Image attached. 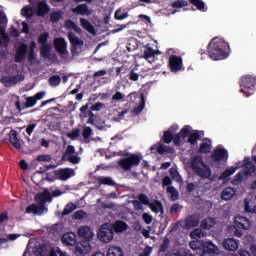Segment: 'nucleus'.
<instances>
[{
	"mask_svg": "<svg viewBox=\"0 0 256 256\" xmlns=\"http://www.w3.org/2000/svg\"><path fill=\"white\" fill-rule=\"evenodd\" d=\"M34 200L37 204L33 203L26 207L25 213L33 214V215H43V213H47V202L51 203L53 201V196H51V192L45 189L43 192H40L35 195Z\"/></svg>",
	"mask_w": 256,
	"mask_h": 256,
	"instance_id": "1",
	"label": "nucleus"
},
{
	"mask_svg": "<svg viewBox=\"0 0 256 256\" xmlns=\"http://www.w3.org/2000/svg\"><path fill=\"white\" fill-rule=\"evenodd\" d=\"M208 55L213 61H221L229 57V44L219 38H213L208 44Z\"/></svg>",
	"mask_w": 256,
	"mask_h": 256,
	"instance_id": "2",
	"label": "nucleus"
},
{
	"mask_svg": "<svg viewBox=\"0 0 256 256\" xmlns=\"http://www.w3.org/2000/svg\"><path fill=\"white\" fill-rule=\"evenodd\" d=\"M190 168L201 179H209L211 177V167H209L203 157L196 155L190 160Z\"/></svg>",
	"mask_w": 256,
	"mask_h": 256,
	"instance_id": "3",
	"label": "nucleus"
},
{
	"mask_svg": "<svg viewBox=\"0 0 256 256\" xmlns=\"http://www.w3.org/2000/svg\"><path fill=\"white\" fill-rule=\"evenodd\" d=\"M189 247L193 249V251H197V249H201V256H216L219 255V248L211 241H191L189 243Z\"/></svg>",
	"mask_w": 256,
	"mask_h": 256,
	"instance_id": "4",
	"label": "nucleus"
},
{
	"mask_svg": "<svg viewBox=\"0 0 256 256\" xmlns=\"http://www.w3.org/2000/svg\"><path fill=\"white\" fill-rule=\"evenodd\" d=\"M240 93H244L246 97H251L255 93L256 78L251 75H244L240 79Z\"/></svg>",
	"mask_w": 256,
	"mask_h": 256,
	"instance_id": "5",
	"label": "nucleus"
},
{
	"mask_svg": "<svg viewBox=\"0 0 256 256\" xmlns=\"http://www.w3.org/2000/svg\"><path fill=\"white\" fill-rule=\"evenodd\" d=\"M141 163V156L138 154H130L128 157L118 160V165L123 171H131L133 167H139Z\"/></svg>",
	"mask_w": 256,
	"mask_h": 256,
	"instance_id": "6",
	"label": "nucleus"
},
{
	"mask_svg": "<svg viewBox=\"0 0 256 256\" xmlns=\"http://www.w3.org/2000/svg\"><path fill=\"white\" fill-rule=\"evenodd\" d=\"M114 235L113 228L109 226V224H103L98 232V239L102 241V243H109L113 241Z\"/></svg>",
	"mask_w": 256,
	"mask_h": 256,
	"instance_id": "7",
	"label": "nucleus"
},
{
	"mask_svg": "<svg viewBox=\"0 0 256 256\" xmlns=\"http://www.w3.org/2000/svg\"><path fill=\"white\" fill-rule=\"evenodd\" d=\"M54 49L58 52L61 59H67L69 57V51H67V41H65V38H55Z\"/></svg>",
	"mask_w": 256,
	"mask_h": 256,
	"instance_id": "8",
	"label": "nucleus"
},
{
	"mask_svg": "<svg viewBox=\"0 0 256 256\" xmlns=\"http://www.w3.org/2000/svg\"><path fill=\"white\" fill-rule=\"evenodd\" d=\"M212 163H221V161H227L229 159V152L225 148H215L210 156Z\"/></svg>",
	"mask_w": 256,
	"mask_h": 256,
	"instance_id": "9",
	"label": "nucleus"
},
{
	"mask_svg": "<svg viewBox=\"0 0 256 256\" xmlns=\"http://www.w3.org/2000/svg\"><path fill=\"white\" fill-rule=\"evenodd\" d=\"M168 65L172 73H179L183 69V58L173 54L169 57Z\"/></svg>",
	"mask_w": 256,
	"mask_h": 256,
	"instance_id": "10",
	"label": "nucleus"
},
{
	"mask_svg": "<svg viewBox=\"0 0 256 256\" xmlns=\"http://www.w3.org/2000/svg\"><path fill=\"white\" fill-rule=\"evenodd\" d=\"M91 253V243L89 241H82L76 243L74 255L76 256H87Z\"/></svg>",
	"mask_w": 256,
	"mask_h": 256,
	"instance_id": "11",
	"label": "nucleus"
},
{
	"mask_svg": "<svg viewBox=\"0 0 256 256\" xmlns=\"http://www.w3.org/2000/svg\"><path fill=\"white\" fill-rule=\"evenodd\" d=\"M54 175L60 181H67L68 179H71V177L75 176V170L71 168H59L54 171Z\"/></svg>",
	"mask_w": 256,
	"mask_h": 256,
	"instance_id": "12",
	"label": "nucleus"
},
{
	"mask_svg": "<svg viewBox=\"0 0 256 256\" xmlns=\"http://www.w3.org/2000/svg\"><path fill=\"white\" fill-rule=\"evenodd\" d=\"M68 39L71 43L70 51L74 57V55H77V50L79 49V47H83V40L79 39V37H77V35L73 33L68 34Z\"/></svg>",
	"mask_w": 256,
	"mask_h": 256,
	"instance_id": "13",
	"label": "nucleus"
},
{
	"mask_svg": "<svg viewBox=\"0 0 256 256\" xmlns=\"http://www.w3.org/2000/svg\"><path fill=\"white\" fill-rule=\"evenodd\" d=\"M221 245L225 251H237L239 249V240L235 238H224Z\"/></svg>",
	"mask_w": 256,
	"mask_h": 256,
	"instance_id": "14",
	"label": "nucleus"
},
{
	"mask_svg": "<svg viewBox=\"0 0 256 256\" xmlns=\"http://www.w3.org/2000/svg\"><path fill=\"white\" fill-rule=\"evenodd\" d=\"M244 169L242 170L244 177L249 179V177H253L256 174V166L251 162L249 158L244 159Z\"/></svg>",
	"mask_w": 256,
	"mask_h": 256,
	"instance_id": "15",
	"label": "nucleus"
},
{
	"mask_svg": "<svg viewBox=\"0 0 256 256\" xmlns=\"http://www.w3.org/2000/svg\"><path fill=\"white\" fill-rule=\"evenodd\" d=\"M35 105H37V101L35 100L34 96L27 97L24 104H21L19 100L15 102V107L18 111L31 109V107H35Z\"/></svg>",
	"mask_w": 256,
	"mask_h": 256,
	"instance_id": "16",
	"label": "nucleus"
},
{
	"mask_svg": "<svg viewBox=\"0 0 256 256\" xmlns=\"http://www.w3.org/2000/svg\"><path fill=\"white\" fill-rule=\"evenodd\" d=\"M77 234L80 237V239H84V241H88V243H90L94 235L93 230L89 226H81L78 229Z\"/></svg>",
	"mask_w": 256,
	"mask_h": 256,
	"instance_id": "17",
	"label": "nucleus"
},
{
	"mask_svg": "<svg viewBox=\"0 0 256 256\" xmlns=\"http://www.w3.org/2000/svg\"><path fill=\"white\" fill-rule=\"evenodd\" d=\"M29 49V46L27 44L22 43L19 45V47L16 50V54L14 57V60L16 63H21L27 57V51Z\"/></svg>",
	"mask_w": 256,
	"mask_h": 256,
	"instance_id": "18",
	"label": "nucleus"
},
{
	"mask_svg": "<svg viewBox=\"0 0 256 256\" xmlns=\"http://www.w3.org/2000/svg\"><path fill=\"white\" fill-rule=\"evenodd\" d=\"M199 215L198 214H192L186 217L185 219V227L186 229H193V227L199 226Z\"/></svg>",
	"mask_w": 256,
	"mask_h": 256,
	"instance_id": "19",
	"label": "nucleus"
},
{
	"mask_svg": "<svg viewBox=\"0 0 256 256\" xmlns=\"http://www.w3.org/2000/svg\"><path fill=\"white\" fill-rule=\"evenodd\" d=\"M62 243L70 247H73V245H77V235H75V233L73 232L63 234Z\"/></svg>",
	"mask_w": 256,
	"mask_h": 256,
	"instance_id": "20",
	"label": "nucleus"
},
{
	"mask_svg": "<svg viewBox=\"0 0 256 256\" xmlns=\"http://www.w3.org/2000/svg\"><path fill=\"white\" fill-rule=\"evenodd\" d=\"M148 207L150 208L152 213H155L156 215L158 213H161V215L165 213V209L163 208V203L160 200H154L153 202H150Z\"/></svg>",
	"mask_w": 256,
	"mask_h": 256,
	"instance_id": "21",
	"label": "nucleus"
},
{
	"mask_svg": "<svg viewBox=\"0 0 256 256\" xmlns=\"http://www.w3.org/2000/svg\"><path fill=\"white\" fill-rule=\"evenodd\" d=\"M89 109V103L83 105L80 108V114L79 117L80 119H87V117H89V119H95V113H93V110H88Z\"/></svg>",
	"mask_w": 256,
	"mask_h": 256,
	"instance_id": "22",
	"label": "nucleus"
},
{
	"mask_svg": "<svg viewBox=\"0 0 256 256\" xmlns=\"http://www.w3.org/2000/svg\"><path fill=\"white\" fill-rule=\"evenodd\" d=\"M72 11L76 15H91V10H89V6H87V4H79L77 7L73 8Z\"/></svg>",
	"mask_w": 256,
	"mask_h": 256,
	"instance_id": "23",
	"label": "nucleus"
},
{
	"mask_svg": "<svg viewBox=\"0 0 256 256\" xmlns=\"http://www.w3.org/2000/svg\"><path fill=\"white\" fill-rule=\"evenodd\" d=\"M49 12V5H47V2L41 1L38 3V8L36 11V15L38 17H45Z\"/></svg>",
	"mask_w": 256,
	"mask_h": 256,
	"instance_id": "24",
	"label": "nucleus"
},
{
	"mask_svg": "<svg viewBox=\"0 0 256 256\" xmlns=\"http://www.w3.org/2000/svg\"><path fill=\"white\" fill-rule=\"evenodd\" d=\"M112 227V231H115V233H123L127 231L129 226L123 220H117Z\"/></svg>",
	"mask_w": 256,
	"mask_h": 256,
	"instance_id": "25",
	"label": "nucleus"
},
{
	"mask_svg": "<svg viewBox=\"0 0 256 256\" xmlns=\"http://www.w3.org/2000/svg\"><path fill=\"white\" fill-rule=\"evenodd\" d=\"M9 141L14 149H21V142H19V138L17 137V131H10Z\"/></svg>",
	"mask_w": 256,
	"mask_h": 256,
	"instance_id": "26",
	"label": "nucleus"
},
{
	"mask_svg": "<svg viewBox=\"0 0 256 256\" xmlns=\"http://www.w3.org/2000/svg\"><path fill=\"white\" fill-rule=\"evenodd\" d=\"M80 24L81 27L85 29V31H88V33H91V35H95V26L89 22V20L85 18H80Z\"/></svg>",
	"mask_w": 256,
	"mask_h": 256,
	"instance_id": "27",
	"label": "nucleus"
},
{
	"mask_svg": "<svg viewBox=\"0 0 256 256\" xmlns=\"http://www.w3.org/2000/svg\"><path fill=\"white\" fill-rule=\"evenodd\" d=\"M123 248L119 246H110L107 250V256H124Z\"/></svg>",
	"mask_w": 256,
	"mask_h": 256,
	"instance_id": "28",
	"label": "nucleus"
},
{
	"mask_svg": "<svg viewBox=\"0 0 256 256\" xmlns=\"http://www.w3.org/2000/svg\"><path fill=\"white\" fill-rule=\"evenodd\" d=\"M156 55H161V52L159 50L153 49L151 46L146 47L144 50L143 57L148 61V59H151V57H155Z\"/></svg>",
	"mask_w": 256,
	"mask_h": 256,
	"instance_id": "29",
	"label": "nucleus"
},
{
	"mask_svg": "<svg viewBox=\"0 0 256 256\" xmlns=\"http://www.w3.org/2000/svg\"><path fill=\"white\" fill-rule=\"evenodd\" d=\"M190 5H193V7H196L198 11H202V13H205L207 11V5L203 2V0H188Z\"/></svg>",
	"mask_w": 256,
	"mask_h": 256,
	"instance_id": "30",
	"label": "nucleus"
},
{
	"mask_svg": "<svg viewBox=\"0 0 256 256\" xmlns=\"http://www.w3.org/2000/svg\"><path fill=\"white\" fill-rule=\"evenodd\" d=\"M0 81L4 84V87H11V85H17V76H3Z\"/></svg>",
	"mask_w": 256,
	"mask_h": 256,
	"instance_id": "31",
	"label": "nucleus"
},
{
	"mask_svg": "<svg viewBox=\"0 0 256 256\" xmlns=\"http://www.w3.org/2000/svg\"><path fill=\"white\" fill-rule=\"evenodd\" d=\"M40 55L43 59H51V44L40 47Z\"/></svg>",
	"mask_w": 256,
	"mask_h": 256,
	"instance_id": "32",
	"label": "nucleus"
},
{
	"mask_svg": "<svg viewBox=\"0 0 256 256\" xmlns=\"http://www.w3.org/2000/svg\"><path fill=\"white\" fill-rule=\"evenodd\" d=\"M239 167H230L225 170V172L222 173V175L219 176L220 181H225L231 177V175H234L235 171H237Z\"/></svg>",
	"mask_w": 256,
	"mask_h": 256,
	"instance_id": "33",
	"label": "nucleus"
},
{
	"mask_svg": "<svg viewBox=\"0 0 256 256\" xmlns=\"http://www.w3.org/2000/svg\"><path fill=\"white\" fill-rule=\"evenodd\" d=\"M233 195H235V189L228 187L222 192V199L224 201H231L233 199Z\"/></svg>",
	"mask_w": 256,
	"mask_h": 256,
	"instance_id": "34",
	"label": "nucleus"
},
{
	"mask_svg": "<svg viewBox=\"0 0 256 256\" xmlns=\"http://www.w3.org/2000/svg\"><path fill=\"white\" fill-rule=\"evenodd\" d=\"M48 41H49V32H44L38 36L37 42H38V45H41V47L45 45H49V43H47Z\"/></svg>",
	"mask_w": 256,
	"mask_h": 256,
	"instance_id": "35",
	"label": "nucleus"
},
{
	"mask_svg": "<svg viewBox=\"0 0 256 256\" xmlns=\"http://www.w3.org/2000/svg\"><path fill=\"white\" fill-rule=\"evenodd\" d=\"M48 83L50 87H59L61 85V76L53 75L49 78Z\"/></svg>",
	"mask_w": 256,
	"mask_h": 256,
	"instance_id": "36",
	"label": "nucleus"
},
{
	"mask_svg": "<svg viewBox=\"0 0 256 256\" xmlns=\"http://www.w3.org/2000/svg\"><path fill=\"white\" fill-rule=\"evenodd\" d=\"M167 193H169L171 196V200L172 201H177V199H179V191H177V189H175V187L173 186H168L166 188Z\"/></svg>",
	"mask_w": 256,
	"mask_h": 256,
	"instance_id": "37",
	"label": "nucleus"
},
{
	"mask_svg": "<svg viewBox=\"0 0 256 256\" xmlns=\"http://www.w3.org/2000/svg\"><path fill=\"white\" fill-rule=\"evenodd\" d=\"M171 7L173 9H183V7H189V2L187 0H177L171 4Z\"/></svg>",
	"mask_w": 256,
	"mask_h": 256,
	"instance_id": "38",
	"label": "nucleus"
},
{
	"mask_svg": "<svg viewBox=\"0 0 256 256\" xmlns=\"http://www.w3.org/2000/svg\"><path fill=\"white\" fill-rule=\"evenodd\" d=\"M97 182L99 183V185H115V181H113L111 177H98Z\"/></svg>",
	"mask_w": 256,
	"mask_h": 256,
	"instance_id": "39",
	"label": "nucleus"
},
{
	"mask_svg": "<svg viewBox=\"0 0 256 256\" xmlns=\"http://www.w3.org/2000/svg\"><path fill=\"white\" fill-rule=\"evenodd\" d=\"M169 174L176 181V183H182L183 178H181V175H179V171H177L175 168H170Z\"/></svg>",
	"mask_w": 256,
	"mask_h": 256,
	"instance_id": "40",
	"label": "nucleus"
},
{
	"mask_svg": "<svg viewBox=\"0 0 256 256\" xmlns=\"http://www.w3.org/2000/svg\"><path fill=\"white\" fill-rule=\"evenodd\" d=\"M198 153H202V154L211 153V143L202 142V143L200 144Z\"/></svg>",
	"mask_w": 256,
	"mask_h": 256,
	"instance_id": "41",
	"label": "nucleus"
},
{
	"mask_svg": "<svg viewBox=\"0 0 256 256\" xmlns=\"http://www.w3.org/2000/svg\"><path fill=\"white\" fill-rule=\"evenodd\" d=\"M75 209H77V205L70 202L63 209L62 215L65 217L66 215L73 213V211H75Z\"/></svg>",
	"mask_w": 256,
	"mask_h": 256,
	"instance_id": "42",
	"label": "nucleus"
},
{
	"mask_svg": "<svg viewBox=\"0 0 256 256\" xmlns=\"http://www.w3.org/2000/svg\"><path fill=\"white\" fill-rule=\"evenodd\" d=\"M65 159L66 161H69V163H71L72 165H79V163H81V157H79V155L77 154L66 156Z\"/></svg>",
	"mask_w": 256,
	"mask_h": 256,
	"instance_id": "43",
	"label": "nucleus"
},
{
	"mask_svg": "<svg viewBox=\"0 0 256 256\" xmlns=\"http://www.w3.org/2000/svg\"><path fill=\"white\" fill-rule=\"evenodd\" d=\"M169 245H171V240L169 238L165 237L163 239V243L159 247V253H165L169 250Z\"/></svg>",
	"mask_w": 256,
	"mask_h": 256,
	"instance_id": "44",
	"label": "nucleus"
},
{
	"mask_svg": "<svg viewBox=\"0 0 256 256\" xmlns=\"http://www.w3.org/2000/svg\"><path fill=\"white\" fill-rule=\"evenodd\" d=\"M200 135H199V132H194V133H191L189 136H188V143H190V145H197V141H199L200 139Z\"/></svg>",
	"mask_w": 256,
	"mask_h": 256,
	"instance_id": "45",
	"label": "nucleus"
},
{
	"mask_svg": "<svg viewBox=\"0 0 256 256\" xmlns=\"http://www.w3.org/2000/svg\"><path fill=\"white\" fill-rule=\"evenodd\" d=\"M94 127H96V129H99V131H107V124H105V120L101 118L96 119Z\"/></svg>",
	"mask_w": 256,
	"mask_h": 256,
	"instance_id": "46",
	"label": "nucleus"
},
{
	"mask_svg": "<svg viewBox=\"0 0 256 256\" xmlns=\"http://www.w3.org/2000/svg\"><path fill=\"white\" fill-rule=\"evenodd\" d=\"M138 201L142 204L145 205L147 207H149V205L151 204V201H149V196H147V194L145 193H140L138 195Z\"/></svg>",
	"mask_w": 256,
	"mask_h": 256,
	"instance_id": "47",
	"label": "nucleus"
},
{
	"mask_svg": "<svg viewBox=\"0 0 256 256\" xmlns=\"http://www.w3.org/2000/svg\"><path fill=\"white\" fill-rule=\"evenodd\" d=\"M81 135V129L74 128L71 132L67 133V137L72 141H75Z\"/></svg>",
	"mask_w": 256,
	"mask_h": 256,
	"instance_id": "48",
	"label": "nucleus"
},
{
	"mask_svg": "<svg viewBox=\"0 0 256 256\" xmlns=\"http://www.w3.org/2000/svg\"><path fill=\"white\" fill-rule=\"evenodd\" d=\"M201 229H211L213 227V218H205L200 224Z\"/></svg>",
	"mask_w": 256,
	"mask_h": 256,
	"instance_id": "49",
	"label": "nucleus"
},
{
	"mask_svg": "<svg viewBox=\"0 0 256 256\" xmlns=\"http://www.w3.org/2000/svg\"><path fill=\"white\" fill-rule=\"evenodd\" d=\"M191 239H201L202 237H205V233L201 229H195L192 232H190Z\"/></svg>",
	"mask_w": 256,
	"mask_h": 256,
	"instance_id": "50",
	"label": "nucleus"
},
{
	"mask_svg": "<svg viewBox=\"0 0 256 256\" xmlns=\"http://www.w3.org/2000/svg\"><path fill=\"white\" fill-rule=\"evenodd\" d=\"M239 222H236L237 227H239V229H244L247 230L249 229V219L245 218V217H240L239 218ZM243 221H245V223H247V225L245 223H243Z\"/></svg>",
	"mask_w": 256,
	"mask_h": 256,
	"instance_id": "51",
	"label": "nucleus"
},
{
	"mask_svg": "<svg viewBox=\"0 0 256 256\" xmlns=\"http://www.w3.org/2000/svg\"><path fill=\"white\" fill-rule=\"evenodd\" d=\"M114 17L117 21H123V19H127V17H129V13L117 10Z\"/></svg>",
	"mask_w": 256,
	"mask_h": 256,
	"instance_id": "52",
	"label": "nucleus"
},
{
	"mask_svg": "<svg viewBox=\"0 0 256 256\" xmlns=\"http://www.w3.org/2000/svg\"><path fill=\"white\" fill-rule=\"evenodd\" d=\"M93 135V129L89 126H86L83 128V131H82V137L83 139H90L91 136Z\"/></svg>",
	"mask_w": 256,
	"mask_h": 256,
	"instance_id": "53",
	"label": "nucleus"
},
{
	"mask_svg": "<svg viewBox=\"0 0 256 256\" xmlns=\"http://www.w3.org/2000/svg\"><path fill=\"white\" fill-rule=\"evenodd\" d=\"M245 177V174H243V171L238 172L234 179L231 181L232 185H238L239 183H241V181H243V178Z\"/></svg>",
	"mask_w": 256,
	"mask_h": 256,
	"instance_id": "54",
	"label": "nucleus"
},
{
	"mask_svg": "<svg viewBox=\"0 0 256 256\" xmlns=\"http://www.w3.org/2000/svg\"><path fill=\"white\" fill-rule=\"evenodd\" d=\"M162 139H163L164 143L169 145V143H171V141H173V134L171 133V130L165 131Z\"/></svg>",
	"mask_w": 256,
	"mask_h": 256,
	"instance_id": "55",
	"label": "nucleus"
},
{
	"mask_svg": "<svg viewBox=\"0 0 256 256\" xmlns=\"http://www.w3.org/2000/svg\"><path fill=\"white\" fill-rule=\"evenodd\" d=\"M143 109H145V98L142 96L141 104L133 109L134 115H141Z\"/></svg>",
	"mask_w": 256,
	"mask_h": 256,
	"instance_id": "56",
	"label": "nucleus"
},
{
	"mask_svg": "<svg viewBox=\"0 0 256 256\" xmlns=\"http://www.w3.org/2000/svg\"><path fill=\"white\" fill-rule=\"evenodd\" d=\"M71 155H75V146L68 145L67 148H66L65 153L63 154L62 159H65V157H69Z\"/></svg>",
	"mask_w": 256,
	"mask_h": 256,
	"instance_id": "57",
	"label": "nucleus"
},
{
	"mask_svg": "<svg viewBox=\"0 0 256 256\" xmlns=\"http://www.w3.org/2000/svg\"><path fill=\"white\" fill-rule=\"evenodd\" d=\"M178 134L180 135V137H182V139H185L189 137V135L191 134V130L189 129V126H184Z\"/></svg>",
	"mask_w": 256,
	"mask_h": 256,
	"instance_id": "58",
	"label": "nucleus"
},
{
	"mask_svg": "<svg viewBox=\"0 0 256 256\" xmlns=\"http://www.w3.org/2000/svg\"><path fill=\"white\" fill-rule=\"evenodd\" d=\"M53 158L49 154H41L39 155L36 160L39 162L49 163Z\"/></svg>",
	"mask_w": 256,
	"mask_h": 256,
	"instance_id": "59",
	"label": "nucleus"
},
{
	"mask_svg": "<svg viewBox=\"0 0 256 256\" xmlns=\"http://www.w3.org/2000/svg\"><path fill=\"white\" fill-rule=\"evenodd\" d=\"M173 185V180L169 176H164L162 179V187L165 189L166 187H171Z\"/></svg>",
	"mask_w": 256,
	"mask_h": 256,
	"instance_id": "60",
	"label": "nucleus"
},
{
	"mask_svg": "<svg viewBox=\"0 0 256 256\" xmlns=\"http://www.w3.org/2000/svg\"><path fill=\"white\" fill-rule=\"evenodd\" d=\"M5 27H7V24H0V35L4 41H9V36L5 33Z\"/></svg>",
	"mask_w": 256,
	"mask_h": 256,
	"instance_id": "61",
	"label": "nucleus"
},
{
	"mask_svg": "<svg viewBox=\"0 0 256 256\" xmlns=\"http://www.w3.org/2000/svg\"><path fill=\"white\" fill-rule=\"evenodd\" d=\"M22 14L24 15V17H28V18L33 17V8L24 7L22 9Z\"/></svg>",
	"mask_w": 256,
	"mask_h": 256,
	"instance_id": "62",
	"label": "nucleus"
},
{
	"mask_svg": "<svg viewBox=\"0 0 256 256\" xmlns=\"http://www.w3.org/2000/svg\"><path fill=\"white\" fill-rule=\"evenodd\" d=\"M125 99V95L121 93L120 91H117L113 96H112V101H123Z\"/></svg>",
	"mask_w": 256,
	"mask_h": 256,
	"instance_id": "63",
	"label": "nucleus"
},
{
	"mask_svg": "<svg viewBox=\"0 0 256 256\" xmlns=\"http://www.w3.org/2000/svg\"><path fill=\"white\" fill-rule=\"evenodd\" d=\"M105 107V104L102 102H97L90 107L91 111H101Z\"/></svg>",
	"mask_w": 256,
	"mask_h": 256,
	"instance_id": "64",
	"label": "nucleus"
}]
</instances>
